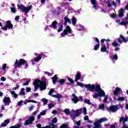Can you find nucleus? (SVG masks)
<instances>
[{
    "mask_svg": "<svg viewBox=\"0 0 128 128\" xmlns=\"http://www.w3.org/2000/svg\"><path fill=\"white\" fill-rule=\"evenodd\" d=\"M56 24H58V22L56 21H54L52 22V24L50 26H48L44 28V30H47L48 28H54V30H56L58 28V27L56 26Z\"/></svg>",
    "mask_w": 128,
    "mask_h": 128,
    "instance_id": "obj_11",
    "label": "nucleus"
},
{
    "mask_svg": "<svg viewBox=\"0 0 128 128\" xmlns=\"http://www.w3.org/2000/svg\"><path fill=\"white\" fill-rule=\"evenodd\" d=\"M84 87L88 90H90V92H94L96 88V86L94 84H85Z\"/></svg>",
    "mask_w": 128,
    "mask_h": 128,
    "instance_id": "obj_10",
    "label": "nucleus"
},
{
    "mask_svg": "<svg viewBox=\"0 0 128 128\" xmlns=\"http://www.w3.org/2000/svg\"><path fill=\"white\" fill-rule=\"evenodd\" d=\"M20 20V16H16L15 18V20Z\"/></svg>",
    "mask_w": 128,
    "mask_h": 128,
    "instance_id": "obj_60",
    "label": "nucleus"
},
{
    "mask_svg": "<svg viewBox=\"0 0 128 128\" xmlns=\"http://www.w3.org/2000/svg\"><path fill=\"white\" fill-rule=\"evenodd\" d=\"M80 120L76 121L74 124V128H80Z\"/></svg>",
    "mask_w": 128,
    "mask_h": 128,
    "instance_id": "obj_22",
    "label": "nucleus"
},
{
    "mask_svg": "<svg viewBox=\"0 0 128 128\" xmlns=\"http://www.w3.org/2000/svg\"><path fill=\"white\" fill-rule=\"evenodd\" d=\"M128 116H125V118H124V116H121V118L120 119V123L122 124L123 122V126L122 128H124L126 127V122H128Z\"/></svg>",
    "mask_w": 128,
    "mask_h": 128,
    "instance_id": "obj_9",
    "label": "nucleus"
},
{
    "mask_svg": "<svg viewBox=\"0 0 128 128\" xmlns=\"http://www.w3.org/2000/svg\"><path fill=\"white\" fill-rule=\"evenodd\" d=\"M34 120V117L32 116L29 118V120H26L24 122L25 126H28L30 124H32V122Z\"/></svg>",
    "mask_w": 128,
    "mask_h": 128,
    "instance_id": "obj_13",
    "label": "nucleus"
},
{
    "mask_svg": "<svg viewBox=\"0 0 128 128\" xmlns=\"http://www.w3.org/2000/svg\"><path fill=\"white\" fill-rule=\"evenodd\" d=\"M10 128H20V125H16L14 126H10Z\"/></svg>",
    "mask_w": 128,
    "mask_h": 128,
    "instance_id": "obj_56",
    "label": "nucleus"
},
{
    "mask_svg": "<svg viewBox=\"0 0 128 128\" xmlns=\"http://www.w3.org/2000/svg\"><path fill=\"white\" fill-rule=\"evenodd\" d=\"M68 80L70 82V84H74V80H72L70 78H68Z\"/></svg>",
    "mask_w": 128,
    "mask_h": 128,
    "instance_id": "obj_44",
    "label": "nucleus"
},
{
    "mask_svg": "<svg viewBox=\"0 0 128 128\" xmlns=\"http://www.w3.org/2000/svg\"><path fill=\"white\" fill-rule=\"evenodd\" d=\"M57 122L58 119L56 118H54L52 120V124H56Z\"/></svg>",
    "mask_w": 128,
    "mask_h": 128,
    "instance_id": "obj_42",
    "label": "nucleus"
},
{
    "mask_svg": "<svg viewBox=\"0 0 128 128\" xmlns=\"http://www.w3.org/2000/svg\"><path fill=\"white\" fill-rule=\"evenodd\" d=\"M110 128H116V126H114V125H111L110 126Z\"/></svg>",
    "mask_w": 128,
    "mask_h": 128,
    "instance_id": "obj_64",
    "label": "nucleus"
},
{
    "mask_svg": "<svg viewBox=\"0 0 128 128\" xmlns=\"http://www.w3.org/2000/svg\"><path fill=\"white\" fill-rule=\"evenodd\" d=\"M60 128H68V125L66 124H63L60 126Z\"/></svg>",
    "mask_w": 128,
    "mask_h": 128,
    "instance_id": "obj_52",
    "label": "nucleus"
},
{
    "mask_svg": "<svg viewBox=\"0 0 128 128\" xmlns=\"http://www.w3.org/2000/svg\"><path fill=\"white\" fill-rule=\"evenodd\" d=\"M34 106H31L28 107V110L30 112L32 110H34Z\"/></svg>",
    "mask_w": 128,
    "mask_h": 128,
    "instance_id": "obj_58",
    "label": "nucleus"
},
{
    "mask_svg": "<svg viewBox=\"0 0 128 128\" xmlns=\"http://www.w3.org/2000/svg\"><path fill=\"white\" fill-rule=\"evenodd\" d=\"M64 26H66V22H68L69 24H72V22L70 21V20L68 19V18L67 17H64Z\"/></svg>",
    "mask_w": 128,
    "mask_h": 128,
    "instance_id": "obj_24",
    "label": "nucleus"
},
{
    "mask_svg": "<svg viewBox=\"0 0 128 128\" xmlns=\"http://www.w3.org/2000/svg\"><path fill=\"white\" fill-rule=\"evenodd\" d=\"M34 86V92H36L38 86L40 87V90H44L46 88V81H40V80H35L33 83Z\"/></svg>",
    "mask_w": 128,
    "mask_h": 128,
    "instance_id": "obj_2",
    "label": "nucleus"
},
{
    "mask_svg": "<svg viewBox=\"0 0 128 128\" xmlns=\"http://www.w3.org/2000/svg\"><path fill=\"white\" fill-rule=\"evenodd\" d=\"M64 112H65L66 114H70V109H65L64 110Z\"/></svg>",
    "mask_w": 128,
    "mask_h": 128,
    "instance_id": "obj_48",
    "label": "nucleus"
},
{
    "mask_svg": "<svg viewBox=\"0 0 128 128\" xmlns=\"http://www.w3.org/2000/svg\"><path fill=\"white\" fill-rule=\"evenodd\" d=\"M1 80L2 82H6V78L5 77L2 76L1 78Z\"/></svg>",
    "mask_w": 128,
    "mask_h": 128,
    "instance_id": "obj_59",
    "label": "nucleus"
},
{
    "mask_svg": "<svg viewBox=\"0 0 128 128\" xmlns=\"http://www.w3.org/2000/svg\"><path fill=\"white\" fill-rule=\"evenodd\" d=\"M6 68V64H3L2 66V70L4 72Z\"/></svg>",
    "mask_w": 128,
    "mask_h": 128,
    "instance_id": "obj_40",
    "label": "nucleus"
},
{
    "mask_svg": "<svg viewBox=\"0 0 128 128\" xmlns=\"http://www.w3.org/2000/svg\"><path fill=\"white\" fill-rule=\"evenodd\" d=\"M78 30H84V27L82 25H79L78 26Z\"/></svg>",
    "mask_w": 128,
    "mask_h": 128,
    "instance_id": "obj_29",
    "label": "nucleus"
},
{
    "mask_svg": "<svg viewBox=\"0 0 128 128\" xmlns=\"http://www.w3.org/2000/svg\"><path fill=\"white\" fill-rule=\"evenodd\" d=\"M52 98H62V95L60 94H56L55 95H52Z\"/></svg>",
    "mask_w": 128,
    "mask_h": 128,
    "instance_id": "obj_31",
    "label": "nucleus"
},
{
    "mask_svg": "<svg viewBox=\"0 0 128 128\" xmlns=\"http://www.w3.org/2000/svg\"><path fill=\"white\" fill-rule=\"evenodd\" d=\"M84 102L85 104H89V105L92 104V103L90 102V100H88V99H84Z\"/></svg>",
    "mask_w": 128,
    "mask_h": 128,
    "instance_id": "obj_35",
    "label": "nucleus"
},
{
    "mask_svg": "<svg viewBox=\"0 0 128 128\" xmlns=\"http://www.w3.org/2000/svg\"><path fill=\"white\" fill-rule=\"evenodd\" d=\"M112 4L113 6H116V2H114V1H112Z\"/></svg>",
    "mask_w": 128,
    "mask_h": 128,
    "instance_id": "obj_63",
    "label": "nucleus"
},
{
    "mask_svg": "<svg viewBox=\"0 0 128 128\" xmlns=\"http://www.w3.org/2000/svg\"><path fill=\"white\" fill-rule=\"evenodd\" d=\"M62 30H64V26L62 25V23H60L59 24V26L58 29L57 30V31L58 32H62Z\"/></svg>",
    "mask_w": 128,
    "mask_h": 128,
    "instance_id": "obj_23",
    "label": "nucleus"
},
{
    "mask_svg": "<svg viewBox=\"0 0 128 128\" xmlns=\"http://www.w3.org/2000/svg\"><path fill=\"white\" fill-rule=\"evenodd\" d=\"M22 64L24 65L25 68H26L28 66V64L26 63V61L24 60V59H20L19 62L18 60H16L14 64V66L16 68H20Z\"/></svg>",
    "mask_w": 128,
    "mask_h": 128,
    "instance_id": "obj_4",
    "label": "nucleus"
},
{
    "mask_svg": "<svg viewBox=\"0 0 128 128\" xmlns=\"http://www.w3.org/2000/svg\"><path fill=\"white\" fill-rule=\"evenodd\" d=\"M24 102V101L22 100H21L20 101L18 102V106H22V103Z\"/></svg>",
    "mask_w": 128,
    "mask_h": 128,
    "instance_id": "obj_57",
    "label": "nucleus"
},
{
    "mask_svg": "<svg viewBox=\"0 0 128 128\" xmlns=\"http://www.w3.org/2000/svg\"><path fill=\"white\" fill-rule=\"evenodd\" d=\"M18 9L21 10L23 12H25V14H28L30 10H32V5L28 6V7L24 6V5H18Z\"/></svg>",
    "mask_w": 128,
    "mask_h": 128,
    "instance_id": "obj_5",
    "label": "nucleus"
},
{
    "mask_svg": "<svg viewBox=\"0 0 128 128\" xmlns=\"http://www.w3.org/2000/svg\"><path fill=\"white\" fill-rule=\"evenodd\" d=\"M42 100L44 104H48V100L44 98V99H42Z\"/></svg>",
    "mask_w": 128,
    "mask_h": 128,
    "instance_id": "obj_53",
    "label": "nucleus"
},
{
    "mask_svg": "<svg viewBox=\"0 0 128 128\" xmlns=\"http://www.w3.org/2000/svg\"><path fill=\"white\" fill-rule=\"evenodd\" d=\"M71 20L73 25L76 26V18L74 17H72Z\"/></svg>",
    "mask_w": 128,
    "mask_h": 128,
    "instance_id": "obj_26",
    "label": "nucleus"
},
{
    "mask_svg": "<svg viewBox=\"0 0 128 128\" xmlns=\"http://www.w3.org/2000/svg\"><path fill=\"white\" fill-rule=\"evenodd\" d=\"M8 124H10V120L9 119L6 120H4V122H2L0 126H2V128H4V126H6Z\"/></svg>",
    "mask_w": 128,
    "mask_h": 128,
    "instance_id": "obj_16",
    "label": "nucleus"
},
{
    "mask_svg": "<svg viewBox=\"0 0 128 128\" xmlns=\"http://www.w3.org/2000/svg\"><path fill=\"white\" fill-rule=\"evenodd\" d=\"M72 96L74 98L72 99V102H74V104H76V102H78V97H76V96L74 94H72Z\"/></svg>",
    "mask_w": 128,
    "mask_h": 128,
    "instance_id": "obj_20",
    "label": "nucleus"
},
{
    "mask_svg": "<svg viewBox=\"0 0 128 128\" xmlns=\"http://www.w3.org/2000/svg\"><path fill=\"white\" fill-rule=\"evenodd\" d=\"M18 88H20V84H16V87L12 88V90H18Z\"/></svg>",
    "mask_w": 128,
    "mask_h": 128,
    "instance_id": "obj_36",
    "label": "nucleus"
},
{
    "mask_svg": "<svg viewBox=\"0 0 128 128\" xmlns=\"http://www.w3.org/2000/svg\"><path fill=\"white\" fill-rule=\"evenodd\" d=\"M75 82H78V80H80V78H82V75L80 74V72H76V74L75 75Z\"/></svg>",
    "mask_w": 128,
    "mask_h": 128,
    "instance_id": "obj_18",
    "label": "nucleus"
},
{
    "mask_svg": "<svg viewBox=\"0 0 128 128\" xmlns=\"http://www.w3.org/2000/svg\"><path fill=\"white\" fill-rule=\"evenodd\" d=\"M42 56H44V54L42 53L40 54L38 58H35L34 60H31V62H38L42 58Z\"/></svg>",
    "mask_w": 128,
    "mask_h": 128,
    "instance_id": "obj_14",
    "label": "nucleus"
},
{
    "mask_svg": "<svg viewBox=\"0 0 128 128\" xmlns=\"http://www.w3.org/2000/svg\"><path fill=\"white\" fill-rule=\"evenodd\" d=\"M113 60H118V54H115L113 56Z\"/></svg>",
    "mask_w": 128,
    "mask_h": 128,
    "instance_id": "obj_45",
    "label": "nucleus"
},
{
    "mask_svg": "<svg viewBox=\"0 0 128 128\" xmlns=\"http://www.w3.org/2000/svg\"><path fill=\"white\" fill-rule=\"evenodd\" d=\"M77 86H81V88H84V84L80 83V82H78L77 83Z\"/></svg>",
    "mask_w": 128,
    "mask_h": 128,
    "instance_id": "obj_51",
    "label": "nucleus"
},
{
    "mask_svg": "<svg viewBox=\"0 0 128 128\" xmlns=\"http://www.w3.org/2000/svg\"><path fill=\"white\" fill-rule=\"evenodd\" d=\"M56 78V75H54V76L53 78H52V82L54 84L56 82V80H58V78Z\"/></svg>",
    "mask_w": 128,
    "mask_h": 128,
    "instance_id": "obj_27",
    "label": "nucleus"
},
{
    "mask_svg": "<svg viewBox=\"0 0 128 128\" xmlns=\"http://www.w3.org/2000/svg\"><path fill=\"white\" fill-rule=\"evenodd\" d=\"M83 114H84V116H86V108L84 107L83 108Z\"/></svg>",
    "mask_w": 128,
    "mask_h": 128,
    "instance_id": "obj_47",
    "label": "nucleus"
},
{
    "mask_svg": "<svg viewBox=\"0 0 128 128\" xmlns=\"http://www.w3.org/2000/svg\"><path fill=\"white\" fill-rule=\"evenodd\" d=\"M44 74H47V76H52V74L48 72H44Z\"/></svg>",
    "mask_w": 128,
    "mask_h": 128,
    "instance_id": "obj_49",
    "label": "nucleus"
},
{
    "mask_svg": "<svg viewBox=\"0 0 128 128\" xmlns=\"http://www.w3.org/2000/svg\"><path fill=\"white\" fill-rule=\"evenodd\" d=\"M120 92V87H116L114 92V96H118V94Z\"/></svg>",
    "mask_w": 128,
    "mask_h": 128,
    "instance_id": "obj_17",
    "label": "nucleus"
},
{
    "mask_svg": "<svg viewBox=\"0 0 128 128\" xmlns=\"http://www.w3.org/2000/svg\"><path fill=\"white\" fill-rule=\"evenodd\" d=\"M106 44H102L100 52H106Z\"/></svg>",
    "mask_w": 128,
    "mask_h": 128,
    "instance_id": "obj_19",
    "label": "nucleus"
},
{
    "mask_svg": "<svg viewBox=\"0 0 128 128\" xmlns=\"http://www.w3.org/2000/svg\"><path fill=\"white\" fill-rule=\"evenodd\" d=\"M30 79H27L26 82L22 84V86H28L30 82Z\"/></svg>",
    "mask_w": 128,
    "mask_h": 128,
    "instance_id": "obj_37",
    "label": "nucleus"
},
{
    "mask_svg": "<svg viewBox=\"0 0 128 128\" xmlns=\"http://www.w3.org/2000/svg\"><path fill=\"white\" fill-rule=\"evenodd\" d=\"M99 108H100V110H104V104L100 105L99 106Z\"/></svg>",
    "mask_w": 128,
    "mask_h": 128,
    "instance_id": "obj_50",
    "label": "nucleus"
},
{
    "mask_svg": "<svg viewBox=\"0 0 128 128\" xmlns=\"http://www.w3.org/2000/svg\"><path fill=\"white\" fill-rule=\"evenodd\" d=\"M119 18H122L124 16V8H121L119 10V14H118Z\"/></svg>",
    "mask_w": 128,
    "mask_h": 128,
    "instance_id": "obj_15",
    "label": "nucleus"
},
{
    "mask_svg": "<svg viewBox=\"0 0 128 128\" xmlns=\"http://www.w3.org/2000/svg\"><path fill=\"white\" fill-rule=\"evenodd\" d=\"M59 84L62 86V84H64L66 82V80L64 79H61L58 81Z\"/></svg>",
    "mask_w": 128,
    "mask_h": 128,
    "instance_id": "obj_33",
    "label": "nucleus"
},
{
    "mask_svg": "<svg viewBox=\"0 0 128 128\" xmlns=\"http://www.w3.org/2000/svg\"><path fill=\"white\" fill-rule=\"evenodd\" d=\"M26 102H34V104H37L38 102L34 100H26Z\"/></svg>",
    "mask_w": 128,
    "mask_h": 128,
    "instance_id": "obj_39",
    "label": "nucleus"
},
{
    "mask_svg": "<svg viewBox=\"0 0 128 128\" xmlns=\"http://www.w3.org/2000/svg\"><path fill=\"white\" fill-rule=\"evenodd\" d=\"M105 40H106V39H102L101 40V44H104V42Z\"/></svg>",
    "mask_w": 128,
    "mask_h": 128,
    "instance_id": "obj_61",
    "label": "nucleus"
},
{
    "mask_svg": "<svg viewBox=\"0 0 128 128\" xmlns=\"http://www.w3.org/2000/svg\"><path fill=\"white\" fill-rule=\"evenodd\" d=\"M106 110L108 112H114L118 110H120V108L118 107V105H112L109 108H106Z\"/></svg>",
    "mask_w": 128,
    "mask_h": 128,
    "instance_id": "obj_7",
    "label": "nucleus"
},
{
    "mask_svg": "<svg viewBox=\"0 0 128 128\" xmlns=\"http://www.w3.org/2000/svg\"><path fill=\"white\" fill-rule=\"evenodd\" d=\"M112 46H120V44H118V42H116L114 41V42L112 43Z\"/></svg>",
    "mask_w": 128,
    "mask_h": 128,
    "instance_id": "obj_38",
    "label": "nucleus"
},
{
    "mask_svg": "<svg viewBox=\"0 0 128 128\" xmlns=\"http://www.w3.org/2000/svg\"><path fill=\"white\" fill-rule=\"evenodd\" d=\"M116 100L118 102H124V100H126V98L124 97H118Z\"/></svg>",
    "mask_w": 128,
    "mask_h": 128,
    "instance_id": "obj_28",
    "label": "nucleus"
},
{
    "mask_svg": "<svg viewBox=\"0 0 128 128\" xmlns=\"http://www.w3.org/2000/svg\"><path fill=\"white\" fill-rule=\"evenodd\" d=\"M14 25L12 24V22L10 20L6 21V24L4 26L1 28V30H10L12 28Z\"/></svg>",
    "mask_w": 128,
    "mask_h": 128,
    "instance_id": "obj_6",
    "label": "nucleus"
},
{
    "mask_svg": "<svg viewBox=\"0 0 128 128\" xmlns=\"http://www.w3.org/2000/svg\"><path fill=\"white\" fill-rule=\"evenodd\" d=\"M54 104L50 103L48 105V108H49V110H50V108H54Z\"/></svg>",
    "mask_w": 128,
    "mask_h": 128,
    "instance_id": "obj_41",
    "label": "nucleus"
},
{
    "mask_svg": "<svg viewBox=\"0 0 128 128\" xmlns=\"http://www.w3.org/2000/svg\"><path fill=\"white\" fill-rule=\"evenodd\" d=\"M72 28L68 26L66 27V28L63 30L60 34V36L62 38H64L66 36H72L74 34L72 33Z\"/></svg>",
    "mask_w": 128,
    "mask_h": 128,
    "instance_id": "obj_3",
    "label": "nucleus"
},
{
    "mask_svg": "<svg viewBox=\"0 0 128 128\" xmlns=\"http://www.w3.org/2000/svg\"><path fill=\"white\" fill-rule=\"evenodd\" d=\"M3 102L4 106H10V97H6L4 98Z\"/></svg>",
    "mask_w": 128,
    "mask_h": 128,
    "instance_id": "obj_12",
    "label": "nucleus"
},
{
    "mask_svg": "<svg viewBox=\"0 0 128 128\" xmlns=\"http://www.w3.org/2000/svg\"><path fill=\"white\" fill-rule=\"evenodd\" d=\"M10 92L11 94H12L14 96V97L15 98H17L18 94H16V92H14V91H10Z\"/></svg>",
    "mask_w": 128,
    "mask_h": 128,
    "instance_id": "obj_32",
    "label": "nucleus"
},
{
    "mask_svg": "<svg viewBox=\"0 0 128 128\" xmlns=\"http://www.w3.org/2000/svg\"><path fill=\"white\" fill-rule=\"evenodd\" d=\"M96 98H98L100 102H102V98H104L103 102H106L108 98V96L106 95V92L102 89L100 84H97L96 85Z\"/></svg>",
    "mask_w": 128,
    "mask_h": 128,
    "instance_id": "obj_1",
    "label": "nucleus"
},
{
    "mask_svg": "<svg viewBox=\"0 0 128 128\" xmlns=\"http://www.w3.org/2000/svg\"><path fill=\"white\" fill-rule=\"evenodd\" d=\"M30 90H32V88H30L28 87V88H26V92H30Z\"/></svg>",
    "mask_w": 128,
    "mask_h": 128,
    "instance_id": "obj_55",
    "label": "nucleus"
},
{
    "mask_svg": "<svg viewBox=\"0 0 128 128\" xmlns=\"http://www.w3.org/2000/svg\"><path fill=\"white\" fill-rule=\"evenodd\" d=\"M118 24H120V26H126V24H128V21L122 22H121V23H119Z\"/></svg>",
    "mask_w": 128,
    "mask_h": 128,
    "instance_id": "obj_30",
    "label": "nucleus"
},
{
    "mask_svg": "<svg viewBox=\"0 0 128 128\" xmlns=\"http://www.w3.org/2000/svg\"><path fill=\"white\" fill-rule=\"evenodd\" d=\"M11 11L13 14H16V8H11Z\"/></svg>",
    "mask_w": 128,
    "mask_h": 128,
    "instance_id": "obj_46",
    "label": "nucleus"
},
{
    "mask_svg": "<svg viewBox=\"0 0 128 128\" xmlns=\"http://www.w3.org/2000/svg\"><path fill=\"white\" fill-rule=\"evenodd\" d=\"M48 110H43L40 112V116H46Z\"/></svg>",
    "mask_w": 128,
    "mask_h": 128,
    "instance_id": "obj_34",
    "label": "nucleus"
},
{
    "mask_svg": "<svg viewBox=\"0 0 128 128\" xmlns=\"http://www.w3.org/2000/svg\"><path fill=\"white\" fill-rule=\"evenodd\" d=\"M82 109L80 108L74 111V114L72 115L71 117L72 120H74L76 116H78L80 114H82Z\"/></svg>",
    "mask_w": 128,
    "mask_h": 128,
    "instance_id": "obj_8",
    "label": "nucleus"
},
{
    "mask_svg": "<svg viewBox=\"0 0 128 128\" xmlns=\"http://www.w3.org/2000/svg\"><path fill=\"white\" fill-rule=\"evenodd\" d=\"M54 92V90L53 88L52 89H50L49 91V92H48V94L49 96H52V94Z\"/></svg>",
    "mask_w": 128,
    "mask_h": 128,
    "instance_id": "obj_43",
    "label": "nucleus"
},
{
    "mask_svg": "<svg viewBox=\"0 0 128 128\" xmlns=\"http://www.w3.org/2000/svg\"><path fill=\"white\" fill-rule=\"evenodd\" d=\"M25 92H24V88H22L18 94V96H24Z\"/></svg>",
    "mask_w": 128,
    "mask_h": 128,
    "instance_id": "obj_25",
    "label": "nucleus"
},
{
    "mask_svg": "<svg viewBox=\"0 0 128 128\" xmlns=\"http://www.w3.org/2000/svg\"><path fill=\"white\" fill-rule=\"evenodd\" d=\"M88 120V116H86L84 117V120Z\"/></svg>",
    "mask_w": 128,
    "mask_h": 128,
    "instance_id": "obj_62",
    "label": "nucleus"
},
{
    "mask_svg": "<svg viewBox=\"0 0 128 128\" xmlns=\"http://www.w3.org/2000/svg\"><path fill=\"white\" fill-rule=\"evenodd\" d=\"M111 17L112 18H116V14L113 13L111 14Z\"/></svg>",
    "mask_w": 128,
    "mask_h": 128,
    "instance_id": "obj_54",
    "label": "nucleus"
},
{
    "mask_svg": "<svg viewBox=\"0 0 128 128\" xmlns=\"http://www.w3.org/2000/svg\"><path fill=\"white\" fill-rule=\"evenodd\" d=\"M90 2L92 5V8L95 10H96V0H90Z\"/></svg>",
    "mask_w": 128,
    "mask_h": 128,
    "instance_id": "obj_21",
    "label": "nucleus"
}]
</instances>
